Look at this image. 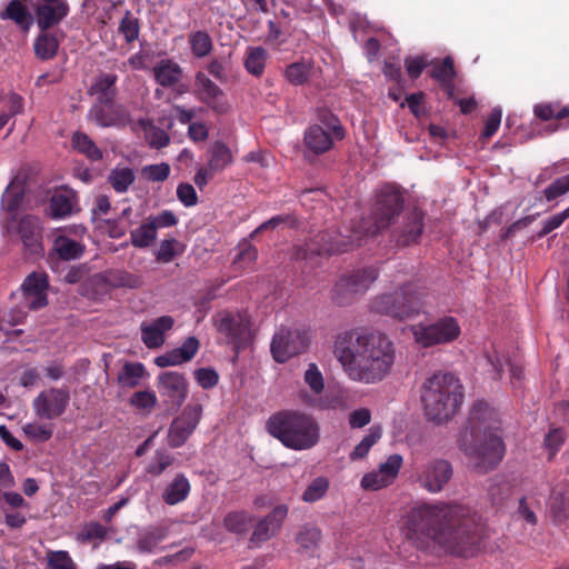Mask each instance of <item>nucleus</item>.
<instances>
[{"label":"nucleus","instance_id":"obj_1","mask_svg":"<svg viewBox=\"0 0 569 569\" xmlns=\"http://www.w3.org/2000/svg\"><path fill=\"white\" fill-rule=\"evenodd\" d=\"M403 529L407 539L419 549L432 541L460 557L473 556L481 540V526L476 515L466 507L445 502L411 508Z\"/></svg>","mask_w":569,"mask_h":569},{"label":"nucleus","instance_id":"obj_2","mask_svg":"<svg viewBox=\"0 0 569 569\" xmlns=\"http://www.w3.org/2000/svg\"><path fill=\"white\" fill-rule=\"evenodd\" d=\"M333 353L352 381L376 385L392 371L396 349L388 336L349 329L336 336Z\"/></svg>","mask_w":569,"mask_h":569},{"label":"nucleus","instance_id":"obj_3","mask_svg":"<svg viewBox=\"0 0 569 569\" xmlns=\"http://www.w3.org/2000/svg\"><path fill=\"white\" fill-rule=\"evenodd\" d=\"M405 199L396 186L386 184L376 194L371 216L363 218L349 234L336 231H320L302 246H295L293 257L299 260L313 256L343 253L362 244L367 236H375L387 229L403 208Z\"/></svg>","mask_w":569,"mask_h":569},{"label":"nucleus","instance_id":"obj_4","mask_svg":"<svg viewBox=\"0 0 569 569\" xmlns=\"http://www.w3.org/2000/svg\"><path fill=\"white\" fill-rule=\"evenodd\" d=\"M500 426L498 411L487 402L477 401L472 406L459 447L478 473L493 470L503 459L506 448L498 433Z\"/></svg>","mask_w":569,"mask_h":569},{"label":"nucleus","instance_id":"obj_5","mask_svg":"<svg viewBox=\"0 0 569 569\" xmlns=\"http://www.w3.org/2000/svg\"><path fill=\"white\" fill-rule=\"evenodd\" d=\"M420 399L426 418L441 423L452 418L462 405V386L455 375L438 371L423 381Z\"/></svg>","mask_w":569,"mask_h":569},{"label":"nucleus","instance_id":"obj_6","mask_svg":"<svg viewBox=\"0 0 569 569\" xmlns=\"http://www.w3.org/2000/svg\"><path fill=\"white\" fill-rule=\"evenodd\" d=\"M267 431L286 448L301 451L313 448L320 440L318 421L299 410H282L271 415Z\"/></svg>","mask_w":569,"mask_h":569},{"label":"nucleus","instance_id":"obj_7","mask_svg":"<svg viewBox=\"0 0 569 569\" xmlns=\"http://www.w3.org/2000/svg\"><path fill=\"white\" fill-rule=\"evenodd\" d=\"M422 295L411 282L391 293H382L372 299V312L403 321L418 316L422 309Z\"/></svg>","mask_w":569,"mask_h":569},{"label":"nucleus","instance_id":"obj_8","mask_svg":"<svg viewBox=\"0 0 569 569\" xmlns=\"http://www.w3.org/2000/svg\"><path fill=\"white\" fill-rule=\"evenodd\" d=\"M413 338L423 348L451 343L461 333L458 320L451 316H443L430 323H419L412 328Z\"/></svg>","mask_w":569,"mask_h":569},{"label":"nucleus","instance_id":"obj_9","mask_svg":"<svg viewBox=\"0 0 569 569\" xmlns=\"http://www.w3.org/2000/svg\"><path fill=\"white\" fill-rule=\"evenodd\" d=\"M379 272L375 267H366L343 274L336 282L332 300L339 306L350 305L358 295L365 293L378 279Z\"/></svg>","mask_w":569,"mask_h":569},{"label":"nucleus","instance_id":"obj_10","mask_svg":"<svg viewBox=\"0 0 569 569\" xmlns=\"http://www.w3.org/2000/svg\"><path fill=\"white\" fill-rule=\"evenodd\" d=\"M309 343L310 336L306 329L281 327L274 333L270 348L273 359L283 363L290 358L306 352Z\"/></svg>","mask_w":569,"mask_h":569},{"label":"nucleus","instance_id":"obj_11","mask_svg":"<svg viewBox=\"0 0 569 569\" xmlns=\"http://www.w3.org/2000/svg\"><path fill=\"white\" fill-rule=\"evenodd\" d=\"M69 402L70 391L68 387H51L41 391L32 400V409L38 418L54 420L66 412Z\"/></svg>","mask_w":569,"mask_h":569},{"label":"nucleus","instance_id":"obj_12","mask_svg":"<svg viewBox=\"0 0 569 569\" xmlns=\"http://www.w3.org/2000/svg\"><path fill=\"white\" fill-rule=\"evenodd\" d=\"M193 88L196 99L214 113L226 114L229 111L230 106L226 93L203 71H198L194 74Z\"/></svg>","mask_w":569,"mask_h":569},{"label":"nucleus","instance_id":"obj_13","mask_svg":"<svg viewBox=\"0 0 569 569\" xmlns=\"http://www.w3.org/2000/svg\"><path fill=\"white\" fill-rule=\"evenodd\" d=\"M202 416L199 403H189L181 415L173 419L168 431V445L171 448L182 447L196 430Z\"/></svg>","mask_w":569,"mask_h":569},{"label":"nucleus","instance_id":"obj_14","mask_svg":"<svg viewBox=\"0 0 569 569\" xmlns=\"http://www.w3.org/2000/svg\"><path fill=\"white\" fill-rule=\"evenodd\" d=\"M452 475L453 469L448 460L432 459L421 467L417 481L428 492L437 493L445 488Z\"/></svg>","mask_w":569,"mask_h":569},{"label":"nucleus","instance_id":"obj_15","mask_svg":"<svg viewBox=\"0 0 569 569\" xmlns=\"http://www.w3.org/2000/svg\"><path fill=\"white\" fill-rule=\"evenodd\" d=\"M158 380V389L163 401L170 409L178 410L188 393V383L184 376L177 371H166L159 376Z\"/></svg>","mask_w":569,"mask_h":569},{"label":"nucleus","instance_id":"obj_16","mask_svg":"<svg viewBox=\"0 0 569 569\" xmlns=\"http://www.w3.org/2000/svg\"><path fill=\"white\" fill-rule=\"evenodd\" d=\"M41 220L31 214L22 217L18 223V233L27 257H38L43 253Z\"/></svg>","mask_w":569,"mask_h":569},{"label":"nucleus","instance_id":"obj_17","mask_svg":"<svg viewBox=\"0 0 569 569\" xmlns=\"http://www.w3.org/2000/svg\"><path fill=\"white\" fill-rule=\"evenodd\" d=\"M220 333L224 335L229 343L239 348L250 337V321L243 313H224L218 325Z\"/></svg>","mask_w":569,"mask_h":569},{"label":"nucleus","instance_id":"obj_18","mask_svg":"<svg viewBox=\"0 0 569 569\" xmlns=\"http://www.w3.org/2000/svg\"><path fill=\"white\" fill-rule=\"evenodd\" d=\"M69 11L67 0H42V3L34 8L36 21L40 31L59 24L69 14Z\"/></svg>","mask_w":569,"mask_h":569},{"label":"nucleus","instance_id":"obj_19","mask_svg":"<svg viewBox=\"0 0 569 569\" xmlns=\"http://www.w3.org/2000/svg\"><path fill=\"white\" fill-rule=\"evenodd\" d=\"M288 507L279 505L272 509L263 519H261L251 535L250 542L258 546L269 540L281 528L283 520L288 515Z\"/></svg>","mask_w":569,"mask_h":569},{"label":"nucleus","instance_id":"obj_20","mask_svg":"<svg viewBox=\"0 0 569 569\" xmlns=\"http://www.w3.org/2000/svg\"><path fill=\"white\" fill-rule=\"evenodd\" d=\"M423 212L417 208L405 214L403 221L395 234L399 246L407 247L419 240L423 231Z\"/></svg>","mask_w":569,"mask_h":569},{"label":"nucleus","instance_id":"obj_21","mask_svg":"<svg viewBox=\"0 0 569 569\" xmlns=\"http://www.w3.org/2000/svg\"><path fill=\"white\" fill-rule=\"evenodd\" d=\"M49 287L48 276L44 272H32L22 283V289L28 298L29 308L38 310L48 305L47 289Z\"/></svg>","mask_w":569,"mask_h":569},{"label":"nucleus","instance_id":"obj_22","mask_svg":"<svg viewBox=\"0 0 569 569\" xmlns=\"http://www.w3.org/2000/svg\"><path fill=\"white\" fill-rule=\"evenodd\" d=\"M92 282L97 287H102L104 290L116 288L133 289L141 284V280L138 276L120 269H112L98 273L92 278Z\"/></svg>","mask_w":569,"mask_h":569},{"label":"nucleus","instance_id":"obj_23","mask_svg":"<svg viewBox=\"0 0 569 569\" xmlns=\"http://www.w3.org/2000/svg\"><path fill=\"white\" fill-rule=\"evenodd\" d=\"M87 118L101 128L120 127L127 122V114L121 106H92Z\"/></svg>","mask_w":569,"mask_h":569},{"label":"nucleus","instance_id":"obj_24","mask_svg":"<svg viewBox=\"0 0 569 569\" xmlns=\"http://www.w3.org/2000/svg\"><path fill=\"white\" fill-rule=\"evenodd\" d=\"M174 325L171 316H161L151 323L141 325V340L149 349L159 348L164 342V333Z\"/></svg>","mask_w":569,"mask_h":569},{"label":"nucleus","instance_id":"obj_25","mask_svg":"<svg viewBox=\"0 0 569 569\" xmlns=\"http://www.w3.org/2000/svg\"><path fill=\"white\" fill-rule=\"evenodd\" d=\"M198 339L194 337H189L186 339L181 347L170 350L164 355L158 356L154 359V363L160 368L178 366L190 361L198 352Z\"/></svg>","mask_w":569,"mask_h":569},{"label":"nucleus","instance_id":"obj_26","mask_svg":"<svg viewBox=\"0 0 569 569\" xmlns=\"http://www.w3.org/2000/svg\"><path fill=\"white\" fill-rule=\"evenodd\" d=\"M333 139L336 138L331 131L319 124H312L305 131L303 142L308 151L318 156L332 149Z\"/></svg>","mask_w":569,"mask_h":569},{"label":"nucleus","instance_id":"obj_27","mask_svg":"<svg viewBox=\"0 0 569 569\" xmlns=\"http://www.w3.org/2000/svg\"><path fill=\"white\" fill-rule=\"evenodd\" d=\"M152 72L156 82L163 88H172L183 78V69L171 59L160 60Z\"/></svg>","mask_w":569,"mask_h":569},{"label":"nucleus","instance_id":"obj_28","mask_svg":"<svg viewBox=\"0 0 569 569\" xmlns=\"http://www.w3.org/2000/svg\"><path fill=\"white\" fill-rule=\"evenodd\" d=\"M191 491V485L184 473H177L163 489L161 498L169 506L184 501Z\"/></svg>","mask_w":569,"mask_h":569},{"label":"nucleus","instance_id":"obj_29","mask_svg":"<svg viewBox=\"0 0 569 569\" xmlns=\"http://www.w3.org/2000/svg\"><path fill=\"white\" fill-rule=\"evenodd\" d=\"M52 250L61 260L70 261L79 259L84 253V246L66 236H57Z\"/></svg>","mask_w":569,"mask_h":569},{"label":"nucleus","instance_id":"obj_30","mask_svg":"<svg viewBox=\"0 0 569 569\" xmlns=\"http://www.w3.org/2000/svg\"><path fill=\"white\" fill-rule=\"evenodd\" d=\"M313 71V62L311 60H301L288 64L284 69V78L292 86H303L308 82Z\"/></svg>","mask_w":569,"mask_h":569},{"label":"nucleus","instance_id":"obj_31","mask_svg":"<svg viewBox=\"0 0 569 569\" xmlns=\"http://www.w3.org/2000/svg\"><path fill=\"white\" fill-rule=\"evenodd\" d=\"M166 538V531L162 528H148L139 532L136 547L140 553H153L158 546Z\"/></svg>","mask_w":569,"mask_h":569},{"label":"nucleus","instance_id":"obj_32","mask_svg":"<svg viewBox=\"0 0 569 569\" xmlns=\"http://www.w3.org/2000/svg\"><path fill=\"white\" fill-rule=\"evenodd\" d=\"M138 126L144 132L146 142L153 149H162L170 143L169 134L161 128L153 124L150 119H139Z\"/></svg>","mask_w":569,"mask_h":569},{"label":"nucleus","instance_id":"obj_33","mask_svg":"<svg viewBox=\"0 0 569 569\" xmlns=\"http://www.w3.org/2000/svg\"><path fill=\"white\" fill-rule=\"evenodd\" d=\"M23 197V183L18 178H14L2 193L1 206L6 211L14 213L19 210Z\"/></svg>","mask_w":569,"mask_h":569},{"label":"nucleus","instance_id":"obj_34","mask_svg":"<svg viewBox=\"0 0 569 569\" xmlns=\"http://www.w3.org/2000/svg\"><path fill=\"white\" fill-rule=\"evenodd\" d=\"M71 144L79 153L84 154L91 161H99L103 158L101 149L84 132H74L71 138Z\"/></svg>","mask_w":569,"mask_h":569},{"label":"nucleus","instance_id":"obj_35","mask_svg":"<svg viewBox=\"0 0 569 569\" xmlns=\"http://www.w3.org/2000/svg\"><path fill=\"white\" fill-rule=\"evenodd\" d=\"M456 76L453 60L451 57H446L440 63H437L432 71L431 77L436 79L451 96L453 91V79Z\"/></svg>","mask_w":569,"mask_h":569},{"label":"nucleus","instance_id":"obj_36","mask_svg":"<svg viewBox=\"0 0 569 569\" xmlns=\"http://www.w3.org/2000/svg\"><path fill=\"white\" fill-rule=\"evenodd\" d=\"M34 53L41 60H50L56 57L59 49V41L56 36L41 31L34 40Z\"/></svg>","mask_w":569,"mask_h":569},{"label":"nucleus","instance_id":"obj_37","mask_svg":"<svg viewBox=\"0 0 569 569\" xmlns=\"http://www.w3.org/2000/svg\"><path fill=\"white\" fill-rule=\"evenodd\" d=\"M252 516L247 511H231L223 518V528L234 535H244L252 525Z\"/></svg>","mask_w":569,"mask_h":569},{"label":"nucleus","instance_id":"obj_38","mask_svg":"<svg viewBox=\"0 0 569 569\" xmlns=\"http://www.w3.org/2000/svg\"><path fill=\"white\" fill-rule=\"evenodd\" d=\"M73 208L72 196L68 191H59L49 200V216L53 219L71 214Z\"/></svg>","mask_w":569,"mask_h":569},{"label":"nucleus","instance_id":"obj_39","mask_svg":"<svg viewBox=\"0 0 569 569\" xmlns=\"http://www.w3.org/2000/svg\"><path fill=\"white\" fill-rule=\"evenodd\" d=\"M146 373V368L141 362H126L118 373L117 380L121 387L134 388L139 386L140 380Z\"/></svg>","mask_w":569,"mask_h":569},{"label":"nucleus","instance_id":"obj_40","mask_svg":"<svg viewBox=\"0 0 569 569\" xmlns=\"http://www.w3.org/2000/svg\"><path fill=\"white\" fill-rule=\"evenodd\" d=\"M0 17L14 21L22 29H28L32 22L31 14L19 0L10 1Z\"/></svg>","mask_w":569,"mask_h":569},{"label":"nucleus","instance_id":"obj_41","mask_svg":"<svg viewBox=\"0 0 569 569\" xmlns=\"http://www.w3.org/2000/svg\"><path fill=\"white\" fill-rule=\"evenodd\" d=\"M267 59L268 52L264 48H248L244 59V68L250 74L260 77L264 71Z\"/></svg>","mask_w":569,"mask_h":569},{"label":"nucleus","instance_id":"obj_42","mask_svg":"<svg viewBox=\"0 0 569 569\" xmlns=\"http://www.w3.org/2000/svg\"><path fill=\"white\" fill-rule=\"evenodd\" d=\"M232 162V153L223 142L217 141L209 150L208 164L217 172L222 171Z\"/></svg>","mask_w":569,"mask_h":569},{"label":"nucleus","instance_id":"obj_43","mask_svg":"<svg viewBox=\"0 0 569 569\" xmlns=\"http://www.w3.org/2000/svg\"><path fill=\"white\" fill-rule=\"evenodd\" d=\"M157 238L156 226L152 224L149 218L138 228L130 231V240L136 248H147Z\"/></svg>","mask_w":569,"mask_h":569},{"label":"nucleus","instance_id":"obj_44","mask_svg":"<svg viewBox=\"0 0 569 569\" xmlns=\"http://www.w3.org/2000/svg\"><path fill=\"white\" fill-rule=\"evenodd\" d=\"M533 113L542 121L561 120L569 117V104L561 107L559 102L538 103L533 108Z\"/></svg>","mask_w":569,"mask_h":569},{"label":"nucleus","instance_id":"obj_45","mask_svg":"<svg viewBox=\"0 0 569 569\" xmlns=\"http://www.w3.org/2000/svg\"><path fill=\"white\" fill-rule=\"evenodd\" d=\"M188 42L193 57L204 58L210 54L213 49V42L207 31H194L189 34Z\"/></svg>","mask_w":569,"mask_h":569},{"label":"nucleus","instance_id":"obj_46","mask_svg":"<svg viewBox=\"0 0 569 569\" xmlns=\"http://www.w3.org/2000/svg\"><path fill=\"white\" fill-rule=\"evenodd\" d=\"M136 174L131 168H114L111 170L108 181L118 193L128 191L130 186L134 182Z\"/></svg>","mask_w":569,"mask_h":569},{"label":"nucleus","instance_id":"obj_47","mask_svg":"<svg viewBox=\"0 0 569 569\" xmlns=\"http://www.w3.org/2000/svg\"><path fill=\"white\" fill-rule=\"evenodd\" d=\"M316 114L319 122L318 124L323 127L326 130L331 131L337 140H342L345 138V129L339 118L333 114L331 110L327 108H318Z\"/></svg>","mask_w":569,"mask_h":569},{"label":"nucleus","instance_id":"obj_48","mask_svg":"<svg viewBox=\"0 0 569 569\" xmlns=\"http://www.w3.org/2000/svg\"><path fill=\"white\" fill-rule=\"evenodd\" d=\"M174 457L166 449H158L154 451L153 457L146 467V472L159 477L162 475L172 463Z\"/></svg>","mask_w":569,"mask_h":569},{"label":"nucleus","instance_id":"obj_49","mask_svg":"<svg viewBox=\"0 0 569 569\" xmlns=\"http://www.w3.org/2000/svg\"><path fill=\"white\" fill-rule=\"evenodd\" d=\"M329 486L330 482L327 477H317L306 487L301 499L309 503L317 502L326 496Z\"/></svg>","mask_w":569,"mask_h":569},{"label":"nucleus","instance_id":"obj_50","mask_svg":"<svg viewBox=\"0 0 569 569\" xmlns=\"http://www.w3.org/2000/svg\"><path fill=\"white\" fill-rule=\"evenodd\" d=\"M382 431L379 426H373L370 428L369 433L363 437V439L355 447V449L350 453V459L352 461L365 458L371 447L378 442L381 438Z\"/></svg>","mask_w":569,"mask_h":569},{"label":"nucleus","instance_id":"obj_51","mask_svg":"<svg viewBox=\"0 0 569 569\" xmlns=\"http://www.w3.org/2000/svg\"><path fill=\"white\" fill-rule=\"evenodd\" d=\"M118 31L124 37L127 43H132L140 34V20L127 10L119 23Z\"/></svg>","mask_w":569,"mask_h":569},{"label":"nucleus","instance_id":"obj_52","mask_svg":"<svg viewBox=\"0 0 569 569\" xmlns=\"http://www.w3.org/2000/svg\"><path fill=\"white\" fill-rule=\"evenodd\" d=\"M549 511L555 523H563L569 518V499L562 493L551 496Z\"/></svg>","mask_w":569,"mask_h":569},{"label":"nucleus","instance_id":"obj_53","mask_svg":"<svg viewBox=\"0 0 569 569\" xmlns=\"http://www.w3.org/2000/svg\"><path fill=\"white\" fill-rule=\"evenodd\" d=\"M321 540V531L315 526H303L299 530L296 541L305 550H313Z\"/></svg>","mask_w":569,"mask_h":569},{"label":"nucleus","instance_id":"obj_54","mask_svg":"<svg viewBox=\"0 0 569 569\" xmlns=\"http://www.w3.org/2000/svg\"><path fill=\"white\" fill-rule=\"evenodd\" d=\"M566 438V430L561 427L551 428L549 430L543 440V446L549 452V459H552L558 453Z\"/></svg>","mask_w":569,"mask_h":569},{"label":"nucleus","instance_id":"obj_55","mask_svg":"<svg viewBox=\"0 0 569 569\" xmlns=\"http://www.w3.org/2000/svg\"><path fill=\"white\" fill-rule=\"evenodd\" d=\"M22 430L24 435L34 442H46L53 435V429L51 426L42 425L39 422L26 423L22 427Z\"/></svg>","mask_w":569,"mask_h":569},{"label":"nucleus","instance_id":"obj_56","mask_svg":"<svg viewBox=\"0 0 569 569\" xmlns=\"http://www.w3.org/2000/svg\"><path fill=\"white\" fill-rule=\"evenodd\" d=\"M403 463V458L399 453L390 455L385 462H382L378 471L392 483L397 478Z\"/></svg>","mask_w":569,"mask_h":569},{"label":"nucleus","instance_id":"obj_57","mask_svg":"<svg viewBox=\"0 0 569 569\" xmlns=\"http://www.w3.org/2000/svg\"><path fill=\"white\" fill-rule=\"evenodd\" d=\"M569 192V173L553 180L547 188L543 189L542 194L547 201H553Z\"/></svg>","mask_w":569,"mask_h":569},{"label":"nucleus","instance_id":"obj_58","mask_svg":"<svg viewBox=\"0 0 569 569\" xmlns=\"http://www.w3.org/2000/svg\"><path fill=\"white\" fill-rule=\"evenodd\" d=\"M157 403V396L150 390H140L130 398V405L136 409L150 412Z\"/></svg>","mask_w":569,"mask_h":569},{"label":"nucleus","instance_id":"obj_59","mask_svg":"<svg viewBox=\"0 0 569 569\" xmlns=\"http://www.w3.org/2000/svg\"><path fill=\"white\" fill-rule=\"evenodd\" d=\"M303 380L315 395H320L325 389L323 376L316 363H309Z\"/></svg>","mask_w":569,"mask_h":569},{"label":"nucleus","instance_id":"obj_60","mask_svg":"<svg viewBox=\"0 0 569 569\" xmlns=\"http://www.w3.org/2000/svg\"><path fill=\"white\" fill-rule=\"evenodd\" d=\"M48 565L52 569H77L68 551L58 550L48 553Z\"/></svg>","mask_w":569,"mask_h":569},{"label":"nucleus","instance_id":"obj_61","mask_svg":"<svg viewBox=\"0 0 569 569\" xmlns=\"http://www.w3.org/2000/svg\"><path fill=\"white\" fill-rule=\"evenodd\" d=\"M389 485L391 483L378 470L366 473L360 481L362 489L371 491L380 490Z\"/></svg>","mask_w":569,"mask_h":569},{"label":"nucleus","instance_id":"obj_62","mask_svg":"<svg viewBox=\"0 0 569 569\" xmlns=\"http://www.w3.org/2000/svg\"><path fill=\"white\" fill-rule=\"evenodd\" d=\"M502 118L500 108H493L485 122L483 131L480 136L482 141H488L499 129Z\"/></svg>","mask_w":569,"mask_h":569},{"label":"nucleus","instance_id":"obj_63","mask_svg":"<svg viewBox=\"0 0 569 569\" xmlns=\"http://www.w3.org/2000/svg\"><path fill=\"white\" fill-rule=\"evenodd\" d=\"M142 174L150 181L162 182L167 180L170 174V166L164 162L159 164H150L142 169Z\"/></svg>","mask_w":569,"mask_h":569},{"label":"nucleus","instance_id":"obj_64","mask_svg":"<svg viewBox=\"0 0 569 569\" xmlns=\"http://www.w3.org/2000/svg\"><path fill=\"white\" fill-rule=\"evenodd\" d=\"M569 218V207L563 211L550 217L542 223V228L537 233L539 239L546 237L551 231L561 227V224Z\"/></svg>","mask_w":569,"mask_h":569}]
</instances>
